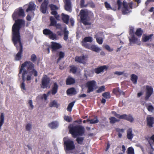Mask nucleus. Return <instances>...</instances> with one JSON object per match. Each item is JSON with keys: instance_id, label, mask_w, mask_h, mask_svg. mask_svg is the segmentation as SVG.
<instances>
[{"instance_id": "nucleus-54", "label": "nucleus", "mask_w": 154, "mask_h": 154, "mask_svg": "<svg viewBox=\"0 0 154 154\" xmlns=\"http://www.w3.org/2000/svg\"><path fill=\"white\" fill-rule=\"evenodd\" d=\"M32 128V125L30 123H28L26 126V129L27 131H30Z\"/></svg>"}, {"instance_id": "nucleus-2", "label": "nucleus", "mask_w": 154, "mask_h": 154, "mask_svg": "<svg viewBox=\"0 0 154 154\" xmlns=\"http://www.w3.org/2000/svg\"><path fill=\"white\" fill-rule=\"evenodd\" d=\"M35 65L30 61H26L21 65L19 70L18 75L21 73L25 74V76H27V81L31 80L32 75H33L35 77L38 76L37 71L34 69Z\"/></svg>"}, {"instance_id": "nucleus-11", "label": "nucleus", "mask_w": 154, "mask_h": 154, "mask_svg": "<svg viewBox=\"0 0 154 154\" xmlns=\"http://www.w3.org/2000/svg\"><path fill=\"white\" fill-rule=\"evenodd\" d=\"M50 79L46 75L43 77L42 79L41 87L42 88H47L49 85Z\"/></svg>"}, {"instance_id": "nucleus-10", "label": "nucleus", "mask_w": 154, "mask_h": 154, "mask_svg": "<svg viewBox=\"0 0 154 154\" xmlns=\"http://www.w3.org/2000/svg\"><path fill=\"white\" fill-rule=\"evenodd\" d=\"M145 87V96L144 99L146 101H148L149 97L152 94L153 89L151 86L146 85L144 86V88Z\"/></svg>"}, {"instance_id": "nucleus-12", "label": "nucleus", "mask_w": 154, "mask_h": 154, "mask_svg": "<svg viewBox=\"0 0 154 154\" xmlns=\"http://www.w3.org/2000/svg\"><path fill=\"white\" fill-rule=\"evenodd\" d=\"M96 85V82L94 80L88 81L86 83V86L88 88L87 92L88 93L93 91L94 87Z\"/></svg>"}, {"instance_id": "nucleus-32", "label": "nucleus", "mask_w": 154, "mask_h": 154, "mask_svg": "<svg viewBox=\"0 0 154 154\" xmlns=\"http://www.w3.org/2000/svg\"><path fill=\"white\" fill-rule=\"evenodd\" d=\"M65 56V54L64 52L60 51L59 54V57L57 60V63H58L60 60L64 58Z\"/></svg>"}, {"instance_id": "nucleus-60", "label": "nucleus", "mask_w": 154, "mask_h": 154, "mask_svg": "<svg viewBox=\"0 0 154 154\" xmlns=\"http://www.w3.org/2000/svg\"><path fill=\"white\" fill-rule=\"evenodd\" d=\"M116 130L118 133H123L124 132L125 129H120L119 128H117Z\"/></svg>"}, {"instance_id": "nucleus-37", "label": "nucleus", "mask_w": 154, "mask_h": 154, "mask_svg": "<svg viewBox=\"0 0 154 154\" xmlns=\"http://www.w3.org/2000/svg\"><path fill=\"white\" fill-rule=\"evenodd\" d=\"M51 14L54 16L55 17L57 20H60V16L58 14V13L56 11H52L51 12Z\"/></svg>"}, {"instance_id": "nucleus-29", "label": "nucleus", "mask_w": 154, "mask_h": 154, "mask_svg": "<svg viewBox=\"0 0 154 154\" xmlns=\"http://www.w3.org/2000/svg\"><path fill=\"white\" fill-rule=\"evenodd\" d=\"M48 126L52 129L56 128L58 126L57 123L56 122L53 121L48 124Z\"/></svg>"}, {"instance_id": "nucleus-52", "label": "nucleus", "mask_w": 154, "mask_h": 154, "mask_svg": "<svg viewBox=\"0 0 154 154\" xmlns=\"http://www.w3.org/2000/svg\"><path fill=\"white\" fill-rule=\"evenodd\" d=\"M148 111L150 112H154V107L152 105H149L146 107Z\"/></svg>"}, {"instance_id": "nucleus-19", "label": "nucleus", "mask_w": 154, "mask_h": 154, "mask_svg": "<svg viewBox=\"0 0 154 154\" xmlns=\"http://www.w3.org/2000/svg\"><path fill=\"white\" fill-rule=\"evenodd\" d=\"M86 57L84 56H76L75 58V62L80 63L84 64L85 63V59Z\"/></svg>"}, {"instance_id": "nucleus-20", "label": "nucleus", "mask_w": 154, "mask_h": 154, "mask_svg": "<svg viewBox=\"0 0 154 154\" xmlns=\"http://www.w3.org/2000/svg\"><path fill=\"white\" fill-rule=\"evenodd\" d=\"M59 86L56 82L54 83L52 87V89L51 91V94L54 95L57 92Z\"/></svg>"}, {"instance_id": "nucleus-44", "label": "nucleus", "mask_w": 154, "mask_h": 154, "mask_svg": "<svg viewBox=\"0 0 154 154\" xmlns=\"http://www.w3.org/2000/svg\"><path fill=\"white\" fill-rule=\"evenodd\" d=\"M75 103V101H73L70 103H69L67 108V109L69 111L71 112L72 111V108L73 107L74 103Z\"/></svg>"}, {"instance_id": "nucleus-40", "label": "nucleus", "mask_w": 154, "mask_h": 154, "mask_svg": "<svg viewBox=\"0 0 154 154\" xmlns=\"http://www.w3.org/2000/svg\"><path fill=\"white\" fill-rule=\"evenodd\" d=\"M110 120L109 122L110 124H114L117 122H118L119 121V120L116 119L114 117H112L109 118Z\"/></svg>"}, {"instance_id": "nucleus-15", "label": "nucleus", "mask_w": 154, "mask_h": 154, "mask_svg": "<svg viewBox=\"0 0 154 154\" xmlns=\"http://www.w3.org/2000/svg\"><path fill=\"white\" fill-rule=\"evenodd\" d=\"M64 3V9L66 11L71 12L72 11L71 0H63Z\"/></svg>"}, {"instance_id": "nucleus-63", "label": "nucleus", "mask_w": 154, "mask_h": 154, "mask_svg": "<svg viewBox=\"0 0 154 154\" xmlns=\"http://www.w3.org/2000/svg\"><path fill=\"white\" fill-rule=\"evenodd\" d=\"M26 19L28 21H31V17L29 14H28L27 16Z\"/></svg>"}, {"instance_id": "nucleus-9", "label": "nucleus", "mask_w": 154, "mask_h": 154, "mask_svg": "<svg viewBox=\"0 0 154 154\" xmlns=\"http://www.w3.org/2000/svg\"><path fill=\"white\" fill-rule=\"evenodd\" d=\"M43 34L48 36L49 38L52 40H57L58 39L57 35L50 29H45L43 30Z\"/></svg>"}, {"instance_id": "nucleus-4", "label": "nucleus", "mask_w": 154, "mask_h": 154, "mask_svg": "<svg viewBox=\"0 0 154 154\" xmlns=\"http://www.w3.org/2000/svg\"><path fill=\"white\" fill-rule=\"evenodd\" d=\"M68 129L69 133L74 138L78 136H82L85 133L84 128L80 125H70L68 126Z\"/></svg>"}, {"instance_id": "nucleus-59", "label": "nucleus", "mask_w": 154, "mask_h": 154, "mask_svg": "<svg viewBox=\"0 0 154 154\" xmlns=\"http://www.w3.org/2000/svg\"><path fill=\"white\" fill-rule=\"evenodd\" d=\"M85 0H81L80 1V6L81 8H84L86 6V5H85Z\"/></svg>"}, {"instance_id": "nucleus-31", "label": "nucleus", "mask_w": 154, "mask_h": 154, "mask_svg": "<svg viewBox=\"0 0 154 154\" xmlns=\"http://www.w3.org/2000/svg\"><path fill=\"white\" fill-rule=\"evenodd\" d=\"M64 33V37L63 38V39L65 41H67L68 38V35L69 32L68 30H67L66 28H65L63 31Z\"/></svg>"}, {"instance_id": "nucleus-8", "label": "nucleus", "mask_w": 154, "mask_h": 154, "mask_svg": "<svg viewBox=\"0 0 154 154\" xmlns=\"http://www.w3.org/2000/svg\"><path fill=\"white\" fill-rule=\"evenodd\" d=\"M122 5L123 8L122 11L123 14L125 15L131 12V11L129 9L128 6H129L130 8L132 9L133 5L132 2H131L127 4L126 2L123 1Z\"/></svg>"}, {"instance_id": "nucleus-3", "label": "nucleus", "mask_w": 154, "mask_h": 154, "mask_svg": "<svg viewBox=\"0 0 154 154\" xmlns=\"http://www.w3.org/2000/svg\"><path fill=\"white\" fill-rule=\"evenodd\" d=\"M12 41L17 50L18 51L15 57V59L17 61L21 59L23 52V46L21 41L20 34L12 35Z\"/></svg>"}, {"instance_id": "nucleus-22", "label": "nucleus", "mask_w": 154, "mask_h": 154, "mask_svg": "<svg viewBox=\"0 0 154 154\" xmlns=\"http://www.w3.org/2000/svg\"><path fill=\"white\" fill-rule=\"evenodd\" d=\"M75 82V81L74 78L70 77L68 76L66 80V84L67 85H71L74 84Z\"/></svg>"}, {"instance_id": "nucleus-28", "label": "nucleus", "mask_w": 154, "mask_h": 154, "mask_svg": "<svg viewBox=\"0 0 154 154\" xmlns=\"http://www.w3.org/2000/svg\"><path fill=\"white\" fill-rule=\"evenodd\" d=\"M101 34L100 33H97L95 36V38H96L97 42L100 45L102 44L103 42V39L102 37H99L98 36Z\"/></svg>"}, {"instance_id": "nucleus-53", "label": "nucleus", "mask_w": 154, "mask_h": 154, "mask_svg": "<svg viewBox=\"0 0 154 154\" xmlns=\"http://www.w3.org/2000/svg\"><path fill=\"white\" fill-rule=\"evenodd\" d=\"M105 6L107 10L109 9H112V8L111 7L110 5L107 2H105L104 3Z\"/></svg>"}, {"instance_id": "nucleus-35", "label": "nucleus", "mask_w": 154, "mask_h": 154, "mask_svg": "<svg viewBox=\"0 0 154 154\" xmlns=\"http://www.w3.org/2000/svg\"><path fill=\"white\" fill-rule=\"evenodd\" d=\"M87 122H90V123L91 124L97 123L99 122L96 117L92 119H87Z\"/></svg>"}, {"instance_id": "nucleus-55", "label": "nucleus", "mask_w": 154, "mask_h": 154, "mask_svg": "<svg viewBox=\"0 0 154 154\" xmlns=\"http://www.w3.org/2000/svg\"><path fill=\"white\" fill-rule=\"evenodd\" d=\"M117 5L118 6V10H119L121 8L122 5V2L121 0H118L117 2Z\"/></svg>"}, {"instance_id": "nucleus-5", "label": "nucleus", "mask_w": 154, "mask_h": 154, "mask_svg": "<svg viewBox=\"0 0 154 154\" xmlns=\"http://www.w3.org/2000/svg\"><path fill=\"white\" fill-rule=\"evenodd\" d=\"M79 15L81 21L84 25H90L91 24V23L88 22L91 20V18L87 11L82 9L80 11Z\"/></svg>"}, {"instance_id": "nucleus-38", "label": "nucleus", "mask_w": 154, "mask_h": 154, "mask_svg": "<svg viewBox=\"0 0 154 154\" xmlns=\"http://www.w3.org/2000/svg\"><path fill=\"white\" fill-rule=\"evenodd\" d=\"M93 41V38L91 37L88 36L85 37L82 41L84 42H91Z\"/></svg>"}, {"instance_id": "nucleus-39", "label": "nucleus", "mask_w": 154, "mask_h": 154, "mask_svg": "<svg viewBox=\"0 0 154 154\" xmlns=\"http://www.w3.org/2000/svg\"><path fill=\"white\" fill-rule=\"evenodd\" d=\"M143 31L140 28H138L137 29L135 33V34L139 37H140L142 34Z\"/></svg>"}, {"instance_id": "nucleus-64", "label": "nucleus", "mask_w": 154, "mask_h": 154, "mask_svg": "<svg viewBox=\"0 0 154 154\" xmlns=\"http://www.w3.org/2000/svg\"><path fill=\"white\" fill-rule=\"evenodd\" d=\"M149 140H150L151 142V140H152L154 143V134L152 135L150 138V139Z\"/></svg>"}, {"instance_id": "nucleus-34", "label": "nucleus", "mask_w": 154, "mask_h": 154, "mask_svg": "<svg viewBox=\"0 0 154 154\" xmlns=\"http://www.w3.org/2000/svg\"><path fill=\"white\" fill-rule=\"evenodd\" d=\"M153 35L152 34H151L149 35H145L144 36H143L142 37L143 41L144 42H147L151 39Z\"/></svg>"}, {"instance_id": "nucleus-18", "label": "nucleus", "mask_w": 154, "mask_h": 154, "mask_svg": "<svg viewBox=\"0 0 154 154\" xmlns=\"http://www.w3.org/2000/svg\"><path fill=\"white\" fill-rule=\"evenodd\" d=\"M108 68V67L106 66L103 65L95 68L94 69V71L96 74H99L101 72H103L104 70H106Z\"/></svg>"}, {"instance_id": "nucleus-48", "label": "nucleus", "mask_w": 154, "mask_h": 154, "mask_svg": "<svg viewBox=\"0 0 154 154\" xmlns=\"http://www.w3.org/2000/svg\"><path fill=\"white\" fill-rule=\"evenodd\" d=\"M49 7L50 8L51 10L52 11H56L58 9V8L55 5L53 4H50Z\"/></svg>"}, {"instance_id": "nucleus-27", "label": "nucleus", "mask_w": 154, "mask_h": 154, "mask_svg": "<svg viewBox=\"0 0 154 154\" xmlns=\"http://www.w3.org/2000/svg\"><path fill=\"white\" fill-rule=\"evenodd\" d=\"M131 80L134 84L137 83V81L138 79V76L134 74H132L131 75Z\"/></svg>"}, {"instance_id": "nucleus-47", "label": "nucleus", "mask_w": 154, "mask_h": 154, "mask_svg": "<svg viewBox=\"0 0 154 154\" xmlns=\"http://www.w3.org/2000/svg\"><path fill=\"white\" fill-rule=\"evenodd\" d=\"M63 118L65 121L68 122H71L72 120V118L71 117L69 116H64Z\"/></svg>"}, {"instance_id": "nucleus-24", "label": "nucleus", "mask_w": 154, "mask_h": 154, "mask_svg": "<svg viewBox=\"0 0 154 154\" xmlns=\"http://www.w3.org/2000/svg\"><path fill=\"white\" fill-rule=\"evenodd\" d=\"M62 19L63 22L66 24H68L69 19V17L68 15L65 14L63 13L61 14Z\"/></svg>"}, {"instance_id": "nucleus-50", "label": "nucleus", "mask_w": 154, "mask_h": 154, "mask_svg": "<svg viewBox=\"0 0 154 154\" xmlns=\"http://www.w3.org/2000/svg\"><path fill=\"white\" fill-rule=\"evenodd\" d=\"M127 154H134V150L133 147H131L128 148Z\"/></svg>"}, {"instance_id": "nucleus-25", "label": "nucleus", "mask_w": 154, "mask_h": 154, "mask_svg": "<svg viewBox=\"0 0 154 154\" xmlns=\"http://www.w3.org/2000/svg\"><path fill=\"white\" fill-rule=\"evenodd\" d=\"M132 131L131 128H129L127 130V137L129 140H131L133 137V134L132 133Z\"/></svg>"}, {"instance_id": "nucleus-21", "label": "nucleus", "mask_w": 154, "mask_h": 154, "mask_svg": "<svg viewBox=\"0 0 154 154\" xmlns=\"http://www.w3.org/2000/svg\"><path fill=\"white\" fill-rule=\"evenodd\" d=\"M129 42L130 43H136L139 45L141 44L140 42L138 41V39L135 37L134 35L131 36V38L129 39Z\"/></svg>"}, {"instance_id": "nucleus-51", "label": "nucleus", "mask_w": 154, "mask_h": 154, "mask_svg": "<svg viewBox=\"0 0 154 154\" xmlns=\"http://www.w3.org/2000/svg\"><path fill=\"white\" fill-rule=\"evenodd\" d=\"M105 90V88L104 86H102L99 88L96 91L97 93H101L103 91Z\"/></svg>"}, {"instance_id": "nucleus-14", "label": "nucleus", "mask_w": 154, "mask_h": 154, "mask_svg": "<svg viewBox=\"0 0 154 154\" xmlns=\"http://www.w3.org/2000/svg\"><path fill=\"white\" fill-rule=\"evenodd\" d=\"M48 3V0H44L43 2L41 4L40 10L42 13L45 14L46 12Z\"/></svg>"}, {"instance_id": "nucleus-46", "label": "nucleus", "mask_w": 154, "mask_h": 154, "mask_svg": "<svg viewBox=\"0 0 154 154\" xmlns=\"http://www.w3.org/2000/svg\"><path fill=\"white\" fill-rule=\"evenodd\" d=\"M81 43L83 46L85 48L88 49H90L91 46L90 44H88L86 42H84L82 41L81 42Z\"/></svg>"}, {"instance_id": "nucleus-41", "label": "nucleus", "mask_w": 154, "mask_h": 154, "mask_svg": "<svg viewBox=\"0 0 154 154\" xmlns=\"http://www.w3.org/2000/svg\"><path fill=\"white\" fill-rule=\"evenodd\" d=\"M113 92L116 95H119L121 94V91L119 88H115L113 89Z\"/></svg>"}, {"instance_id": "nucleus-58", "label": "nucleus", "mask_w": 154, "mask_h": 154, "mask_svg": "<svg viewBox=\"0 0 154 154\" xmlns=\"http://www.w3.org/2000/svg\"><path fill=\"white\" fill-rule=\"evenodd\" d=\"M28 103L29 107L31 108L32 109L34 108V106L32 105V101L31 100H29Z\"/></svg>"}, {"instance_id": "nucleus-6", "label": "nucleus", "mask_w": 154, "mask_h": 154, "mask_svg": "<svg viewBox=\"0 0 154 154\" xmlns=\"http://www.w3.org/2000/svg\"><path fill=\"white\" fill-rule=\"evenodd\" d=\"M64 149L66 152L73 150L75 148L74 141L70 139L64 141Z\"/></svg>"}, {"instance_id": "nucleus-7", "label": "nucleus", "mask_w": 154, "mask_h": 154, "mask_svg": "<svg viewBox=\"0 0 154 154\" xmlns=\"http://www.w3.org/2000/svg\"><path fill=\"white\" fill-rule=\"evenodd\" d=\"M114 116L117 118L120 119H123L128 121L131 123L133 122H134V119L133 117L132 116L129 114L127 115L126 114H124L122 115L118 114L116 112H114Z\"/></svg>"}, {"instance_id": "nucleus-61", "label": "nucleus", "mask_w": 154, "mask_h": 154, "mask_svg": "<svg viewBox=\"0 0 154 154\" xmlns=\"http://www.w3.org/2000/svg\"><path fill=\"white\" fill-rule=\"evenodd\" d=\"M129 34L131 36L134 35V29L133 28H131L130 29Z\"/></svg>"}, {"instance_id": "nucleus-43", "label": "nucleus", "mask_w": 154, "mask_h": 154, "mask_svg": "<svg viewBox=\"0 0 154 154\" xmlns=\"http://www.w3.org/2000/svg\"><path fill=\"white\" fill-rule=\"evenodd\" d=\"M70 67V72L73 74L75 73L77 71V68L74 66H71Z\"/></svg>"}, {"instance_id": "nucleus-23", "label": "nucleus", "mask_w": 154, "mask_h": 154, "mask_svg": "<svg viewBox=\"0 0 154 154\" xmlns=\"http://www.w3.org/2000/svg\"><path fill=\"white\" fill-rule=\"evenodd\" d=\"M35 5L32 2H29L28 5V7L26 10V11L28 12L29 11H32L35 10Z\"/></svg>"}, {"instance_id": "nucleus-26", "label": "nucleus", "mask_w": 154, "mask_h": 154, "mask_svg": "<svg viewBox=\"0 0 154 154\" xmlns=\"http://www.w3.org/2000/svg\"><path fill=\"white\" fill-rule=\"evenodd\" d=\"M77 93L75 89L74 88H69L66 91V93L68 95L75 94Z\"/></svg>"}, {"instance_id": "nucleus-1", "label": "nucleus", "mask_w": 154, "mask_h": 154, "mask_svg": "<svg viewBox=\"0 0 154 154\" xmlns=\"http://www.w3.org/2000/svg\"><path fill=\"white\" fill-rule=\"evenodd\" d=\"M25 16L23 10L20 7L15 10L12 15V18L15 22L12 27V35L20 34V30L22 26H24L25 21L19 18H23Z\"/></svg>"}, {"instance_id": "nucleus-45", "label": "nucleus", "mask_w": 154, "mask_h": 154, "mask_svg": "<svg viewBox=\"0 0 154 154\" xmlns=\"http://www.w3.org/2000/svg\"><path fill=\"white\" fill-rule=\"evenodd\" d=\"M102 95L103 97L106 99H109L111 97L110 93L109 92L103 93Z\"/></svg>"}, {"instance_id": "nucleus-56", "label": "nucleus", "mask_w": 154, "mask_h": 154, "mask_svg": "<svg viewBox=\"0 0 154 154\" xmlns=\"http://www.w3.org/2000/svg\"><path fill=\"white\" fill-rule=\"evenodd\" d=\"M104 48L106 50L109 51L111 52L113 51V49L112 48H111L110 46L108 45H105L104 46Z\"/></svg>"}, {"instance_id": "nucleus-13", "label": "nucleus", "mask_w": 154, "mask_h": 154, "mask_svg": "<svg viewBox=\"0 0 154 154\" xmlns=\"http://www.w3.org/2000/svg\"><path fill=\"white\" fill-rule=\"evenodd\" d=\"M146 125L149 128L153 127L154 124V117H152L151 115H148L146 118Z\"/></svg>"}, {"instance_id": "nucleus-62", "label": "nucleus", "mask_w": 154, "mask_h": 154, "mask_svg": "<svg viewBox=\"0 0 154 154\" xmlns=\"http://www.w3.org/2000/svg\"><path fill=\"white\" fill-rule=\"evenodd\" d=\"M54 26H55L57 29L61 28V26L60 23H56Z\"/></svg>"}, {"instance_id": "nucleus-57", "label": "nucleus", "mask_w": 154, "mask_h": 154, "mask_svg": "<svg viewBox=\"0 0 154 154\" xmlns=\"http://www.w3.org/2000/svg\"><path fill=\"white\" fill-rule=\"evenodd\" d=\"M148 142L149 144L150 145V146L151 147V150L150 151H152V152H153L154 151V148H153L152 146V144H153V143L151 142L150 140H148Z\"/></svg>"}, {"instance_id": "nucleus-17", "label": "nucleus", "mask_w": 154, "mask_h": 154, "mask_svg": "<svg viewBox=\"0 0 154 154\" xmlns=\"http://www.w3.org/2000/svg\"><path fill=\"white\" fill-rule=\"evenodd\" d=\"M22 82L20 84V88L21 89L24 90H26V88L25 87V84L24 82L26 80V82L27 83H29L31 82V80L27 81V76H25V74L24 73L23 74H22Z\"/></svg>"}, {"instance_id": "nucleus-33", "label": "nucleus", "mask_w": 154, "mask_h": 154, "mask_svg": "<svg viewBox=\"0 0 154 154\" xmlns=\"http://www.w3.org/2000/svg\"><path fill=\"white\" fill-rule=\"evenodd\" d=\"M90 49L96 52H99L100 50L97 46L94 45H91Z\"/></svg>"}, {"instance_id": "nucleus-49", "label": "nucleus", "mask_w": 154, "mask_h": 154, "mask_svg": "<svg viewBox=\"0 0 154 154\" xmlns=\"http://www.w3.org/2000/svg\"><path fill=\"white\" fill-rule=\"evenodd\" d=\"M37 57L35 54H32L31 55L30 58V60L33 63H35L37 60Z\"/></svg>"}, {"instance_id": "nucleus-36", "label": "nucleus", "mask_w": 154, "mask_h": 154, "mask_svg": "<svg viewBox=\"0 0 154 154\" xmlns=\"http://www.w3.org/2000/svg\"><path fill=\"white\" fill-rule=\"evenodd\" d=\"M84 140V137H79L77 138L76 141L77 143L80 145L83 144V142Z\"/></svg>"}, {"instance_id": "nucleus-16", "label": "nucleus", "mask_w": 154, "mask_h": 154, "mask_svg": "<svg viewBox=\"0 0 154 154\" xmlns=\"http://www.w3.org/2000/svg\"><path fill=\"white\" fill-rule=\"evenodd\" d=\"M51 47L52 49V51L53 52L61 48L62 46L59 43L52 42H51Z\"/></svg>"}, {"instance_id": "nucleus-30", "label": "nucleus", "mask_w": 154, "mask_h": 154, "mask_svg": "<svg viewBox=\"0 0 154 154\" xmlns=\"http://www.w3.org/2000/svg\"><path fill=\"white\" fill-rule=\"evenodd\" d=\"M50 26H54L57 23V21L55 20V19L52 16L50 17Z\"/></svg>"}, {"instance_id": "nucleus-42", "label": "nucleus", "mask_w": 154, "mask_h": 154, "mask_svg": "<svg viewBox=\"0 0 154 154\" xmlns=\"http://www.w3.org/2000/svg\"><path fill=\"white\" fill-rule=\"evenodd\" d=\"M49 106L50 107H54L58 108V107L57 102L55 100H53V101L51 102L49 104Z\"/></svg>"}]
</instances>
